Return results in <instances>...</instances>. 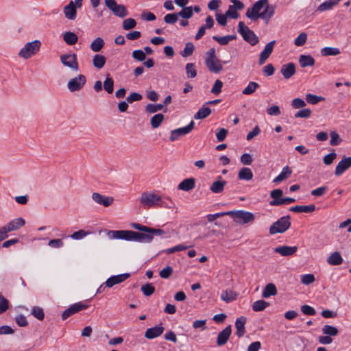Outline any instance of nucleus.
Masks as SVG:
<instances>
[{"label":"nucleus","mask_w":351,"mask_h":351,"mask_svg":"<svg viewBox=\"0 0 351 351\" xmlns=\"http://www.w3.org/2000/svg\"><path fill=\"white\" fill-rule=\"evenodd\" d=\"M276 5L270 4L268 0H258L246 11V16L256 21L258 19L268 21L274 16Z\"/></svg>","instance_id":"nucleus-1"},{"label":"nucleus","mask_w":351,"mask_h":351,"mask_svg":"<svg viewBox=\"0 0 351 351\" xmlns=\"http://www.w3.org/2000/svg\"><path fill=\"white\" fill-rule=\"evenodd\" d=\"M107 235L110 239L135 241L140 243H151L153 236L147 232H138L132 230H109Z\"/></svg>","instance_id":"nucleus-2"},{"label":"nucleus","mask_w":351,"mask_h":351,"mask_svg":"<svg viewBox=\"0 0 351 351\" xmlns=\"http://www.w3.org/2000/svg\"><path fill=\"white\" fill-rule=\"evenodd\" d=\"M291 226V217L286 215L280 217L269 227V234L273 235L285 232Z\"/></svg>","instance_id":"nucleus-3"},{"label":"nucleus","mask_w":351,"mask_h":351,"mask_svg":"<svg viewBox=\"0 0 351 351\" xmlns=\"http://www.w3.org/2000/svg\"><path fill=\"white\" fill-rule=\"evenodd\" d=\"M40 46L41 43L38 40L29 42L20 50L19 56L24 59H29L39 51Z\"/></svg>","instance_id":"nucleus-4"},{"label":"nucleus","mask_w":351,"mask_h":351,"mask_svg":"<svg viewBox=\"0 0 351 351\" xmlns=\"http://www.w3.org/2000/svg\"><path fill=\"white\" fill-rule=\"evenodd\" d=\"M140 202L144 206H163L164 202L162 200V197L154 193L144 192L142 193Z\"/></svg>","instance_id":"nucleus-5"},{"label":"nucleus","mask_w":351,"mask_h":351,"mask_svg":"<svg viewBox=\"0 0 351 351\" xmlns=\"http://www.w3.org/2000/svg\"><path fill=\"white\" fill-rule=\"evenodd\" d=\"M228 216L233 218L234 221L237 223H247L254 220L253 213L245 210H230L228 211Z\"/></svg>","instance_id":"nucleus-6"},{"label":"nucleus","mask_w":351,"mask_h":351,"mask_svg":"<svg viewBox=\"0 0 351 351\" xmlns=\"http://www.w3.org/2000/svg\"><path fill=\"white\" fill-rule=\"evenodd\" d=\"M238 31L242 36L243 40L249 43L251 45L254 46L258 43L259 39L258 36L252 30L245 25V23H239Z\"/></svg>","instance_id":"nucleus-7"},{"label":"nucleus","mask_w":351,"mask_h":351,"mask_svg":"<svg viewBox=\"0 0 351 351\" xmlns=\"http://www.w3.org/2000/svg\"><path fill=\"white\" fill-rule=\"evenodd\" d=\"M61 63L69 68L71 70L77 72L79 70V65L77 60V55L75 53H64L60 57Z\"/></svg>","instance_id":"nucleus-8"},{"label":"nucleus","mask_w":351,"mask_h":351,"mask_svg":"<svg viewBox=\"0 0 351 351\" xmlns=\"http://www.w3.org/2000/svg\"><path fill=\"white\" fill-rule=\"evenodd\" d=\"M86 82V77L82 74H80L69 81L67 88L71 92L78 91L83 88Z\"/></svg>","instance_id":"nucleus-9"},{"label":"nucleus","mask_w":351,"mask_h":351,"mask_svg":"<svg viewBox=\"0 0 351 351\" xmlns=\"http://www.w3.org/2000/svg\"><path fill=\"white\" fill-rule=\"evenodd\" d=\"M194 126L195 123L193 121H191L188 125L172 130L171 132L169 140L171 141H174L178 139L180 136L190 133L193 130Z\"/></svg>","instance_id":"nucleus-10"},{"label":"nucleus","mask_w":351,"mask_h":351,"mask_svg":"<svg viewBox=\"0 0 351 351\" xmlns=\"http://www.w3.org/2000/svg\"><path fill=\"white\" fill-rule=\"evenodd\" d=\"M165 328L162 324L147 328L145 332V337L147 339H153L160 337L164 332Z\"/></svg>","instance_id":"nucleus-11"},{"label":"nucleus","mask_w":351,"mask_h":351,"mask_svg":"<svg viewBox=\"0 0 351 351\" xmlns=\"http://www.w3.org/2000/svg\"><path fill=\"white\" fill-rule=\"evenodd\" d=\"M92 199L95 202L99 205H102L104 207L110 206L114 201V198L112 197L105 196L97 192L92 194Z\"/></svg>","instance_id":"nucleus-12"},{"label":"nucleus","mask_w":351,"mask_h":351,"mask_svg":"<svg viewBox=\"0 0 351 351\" xmlns=\"http://www.w3.org/2000/svg\"><path fill=\"white\" fill-rule=\"evenodd\" d=\"M276 41L272 40L268 43L259 56V64H263L271 54Z\"/></svg>","instance_id":"nucleus-13"},{"label":"nucleus","mask_w":351,"mask_h":351,"mask_svg":"<svg viewBox=\"0 0 351 351\" xmlns=\"http://www.w3.org/2000/svg\"><path fill=\"white\" fill-rule=\"evenodd\" d=\"M232 333V328L231 326L229 325L226 326L223 330L219 332L218 337L217 338V345L218 346H222L225 345Z\"/></svg>","instance_id":"nucleus-14"},{"label":"nucleus","mask_w":351,"mask_h":351,"mask_svg":"<svg viewBox=\"0 0 351 351\" xmlns=\"http://www.w3.org/2000/svg\"><path fill=\"white\" fill-rule=\"evenodd\" d=\"M351 167V157H343L337 164L335 168V174L337 176H341L345 171Z\"/></svg>","instance_id":"nucleus-15"},{"label":"nucleus","mask_w":351,"mask_h":351,"mask_svg":"<svg viewBox=\"0 0 351 351\" xmlns=\"http://www.w3.org/2000/svg\"><path fill=\"white\" fill-rule=\"evenodd\" d=\"M298 250L297 246L281 245L274 249V252L282 256H289L294 254Z\"/></svg>","instance_id":"nucleus-16"},{"label":"nucleus","mask_w":351,"mask_h":351,"mask_svg":"<svg viewBox=\"0 0 351 351\" xmlns=\"http://www.w3.org/2000/svg\"><path fill=\"white\" fill-rule=\"evenodd\" d=\"M130 277V274L125 273L120 275L112 276L106 281V286L112 287L115 285L119 284Z\"/></svg>","instance_id":"nucleus-17"},{"label":"nucleus","mask_w":351,"mask_h":351,"mask_svg":"<svg viewBox=\"0 0 351 351\" xmlns=\"http://www.w3.org/2000/svg\"><path fill=\"white\" fill-rule=\"evenodd\" d=\"M280 73L285 79H289L295 73V64L292 62L283 64L281 67Z\"/></svg>","instance_id":"nucleus-18"},{"label":"nucleus","mask_w":351,"mask_h":351,"mask_svg":"<svg viewBox=\"0 0 351 351\" xmlns=\"http://www.w3.org/2000/svg\"><path fill=\"white\" fill-rule=\"evenodd\" d=\"M246 320L245 317L241 316L237 318L235 322V327L237 329L235 334L238 337H243L245 332V325Z\"/></svg>","instance_id":"nucleus-19"},{"label":"nucleus","mask_w":351,"mask_h":351,"mask_svg":"<svg viewBox=\"0 0 351 351\" xmlns=\"http://www.w3.org/2000/svg\"><path fill=\"white\" fill-rule=\"evenodd\" d=\"M76 5L73 1H71L69 3L66 5L64 8V14L66 19L69 20H74L76 17Z\"/></svg>","instance_id":"nucleus-20"},{"label":"nucleus","mask_w":351,"mask_h":351,"mask_svg":"<svg viewBox=\"0 0 351 351\" xmlns=\"http://www.w3.org/2000/svg\"><path fill=\"white\" fill-rule=\"evenodd\" d=\"M205 63L208 70L215 73H219L223 69V66L220 64V61L217 58L213 60H206Z\"/></svg>","instance_id":"nucleus-21"},{"label":"nucleus","mask_w":351,"mask_h":351,"mask_svg":"<svg viewBox=\"0 0 351 351\" xmlns=\"http://www.w3.org/2000/svg\"><path fill=\"white\" fill-rule=\"evenodd\" d=\"M226 183V181L223 180L221 176H218L217 180L211 184L210 190L214 193H220L223 192Z\"/></svg>","instance_id":"nucleus-22"},{"label":"nucleus","mask_w":351,"mask_h":351,"mask_svg":"<svg viewBox=\"0 0 351 351\" xmlns=\"http://www.w3.org/2000/svg\"><path fill=\"white\" fill-rule=\"evenodd\" d=\"M195 180L193 178H186L178 184V189L184 191H189L195 188Z\"/></svg>","instance_id":"nucleus-23"},{"label":"nucleus","mask_w":351,"mask_h":351,"mask_svg":"<svg viewBox=\"0 0 351 351\" xmlns=\"http://www.w3.org/2000/svg\"><path fill=\"white\" fill-rule=\"evenodd\" d=\"M277 294V289L274 284L268 283L265 287L262 293V297L264 298H268L270 296H274Z\"/></svg>","instance_id":"nucleus-24"},{"label":"nucleus","mask_w":351,"mask_h":351,"mask_svg":"<svg viewBox=\"0 0 351 351\" xmlns=\"http://www.w3.org/2000/svg\"><path fill=\"white\" fill-rule=\"evenodd\" d=\"M292 173L291 169L288 166H285L282 168L281 173L276 176L273 182L275 183H279L282 181L287 179Z\"/></svg>","instance_id":"nucleus-25"},{"label":"nucleus","mask_w":351,"mask_h":351,"mask_svg":"<svg viewBox=\"0 0 351 351\" xmlns=\"http://www.w3.org/2000/svg\"><path fill=\"white\" fill-rule=\"evenodd\" d=\"M315 206L314 204L305 205V206H295L289 208L290 211L295 213H312L315 210Z\"/></svg>","instance_id":"nucleus-26"},{"label":"nucleus","mask_w":351,"mask_h":351,"mask_svg":"<svg viewBox=\"0 0 351 351\" xmlns=\"http://www.w3.org/2000/svg\"><path fill=\"white\" fill-rule=\"evenodd\" d=\"M315 62L314 58L311 55H301L299 58V63L302 68L312 66Z\"/></svg>","instance_id":"nucleus-27"},{"label":"nucleus","mask_w":351,"mask_h":351,"mask_svg":"<svg viewBox=\"0 0 351 351\" xmlns=\"http://www.w3.org/2000/svg\"><path fill=\"white\" fill-rule=\"evenodd\" d=\"M238 178L241 180H251L253 178V173L248 167H243L238 173Z\"/></svg>","instance_id":"nucleus-28"},{"label":"nucleus","mask_w":351,"mask_h":351,"mask_svg":"<svg viewBox=\"0 0 351 351\" xmlns=\"http://www.w3.org/2000/svg\"><path fill=\"white\" fill-rule=\"evenodd\" d=\"M341 1V0H328V1H326L321 3L319 5V7L317 8V10H319L320 12H324V11L330 10L333 7L336 6L337 5H338L339 3Z\"/></svg>","instance_id":"nucleus-29"},{"label":"nucleus","mask_w":351,"mask_h":351,"mask_svg":"<svg viewBox=\"0 0 351 351\" xmlns=\"http://www.w3.org/2000/svg\"><path fill=\"white\" fill-rule=\"evenodd\" d=\"M327 262L331 265H339L342 263L343 258L339 252H335L328 257Z\"/></svg>","instance_id":"nucleus-30"},{"label":"nucleus","mask_w":351,"mask_h":351,"mask_svg":"<svg viewBox=\"0 0 351 351\" xmlns=\"http://www.w3.org/2000/svg\"><path fill=\"white\" fill-rule=\"evenodd\" d=\"M105 43L104 39L100 37H97L92 41L90 48L94 52H99L102 49Z\"/></svg>","instance_id":"nucleus-31"},{"label":"nucleus","mask_w":351,"mask_h":351,"mask_svg":"<svg viewBox=\"0 0 351 351\" xmlns=\"http://www.w3.org/2000/svg\"><path fill=\"white\" fill-rule=\"evenodd\" d=\"M106 62V58L101 54H95L93 58V66L98 69H102L104 66Z\"/></svg>","instance_id":"nucleus-32"},{"label":"nucleus","mask_w":351,"mask_h":351,"mask_svg":"<svg viewBox=\"0 0 351 351\" xmlns=\"http://www.w3.org/2000/svg\"><path fill=\"white\" fill-rule=\"evenodd\" d=\"M221 299L226 302H230L237 298V294L232 290H225L221 294Z\"/></svg>","instance_id":"nucleus-33"},{"label":"nucleus","mask_w":351,"mask_h":351,"mask_svg":"<svg viewBox=\"0 0 351 351\" xmlns=\"http://www.w3.org/2000/svg\"><path fill=\"white\" fill-rule=\"evenodd\" d=\"M24 225H25V220L21 217L12 220L8 224L11 232L19 230L20 228H21Z\"/></svg>","instance_id":"nucleus-34"},{"label":"nucleus","mask_w":351,"mask_h":351,"mask_svg":"<svg viewBox=\"0 0 351 351\" xmlns=\"http://www.w3.org/2000/svg\"><path fill=\"white\" fill-rule=\"evenodd\" d=\"M206 106V104L203 105V106L195 114L194 118L195 119H203L210 114L211 110Z\"/></svg>","instance_id":"nucleus-35"},{"label":"nucleus","mask_w":351,"mask_h":351,"mask_svg":"<svg viewBox=\"0 0 351 351\" xmlns=\"http://www.w3.org/2000/svg\"><path fill=\"white\" fill-rule=\"evenodd\" d=\"M63 39L66 44L69 45H73L77 42L78 37L73 32H66L63 36Z\"/></svg>","instance_id":"nucleus-36"},{"label":"nucleus","mask_w":351,"mask_h":351,"mask_svg":"<svg viewBox=\"0 0 351 351\" xmlns=\"http://www.w3.org/2000/svg\"><path fill=\"white\" fill-rule=\"evenodd\" d=\"M340 50L337 47H325L321 50V54L323 56H335L340 54Z\"/></svg>","instance_id":"nucleus-37"},{"label":"nucleus","mask_w":351,"mask_h":351,"mask_svg":"<svg viewBox=\"0 0 351 351\" xmlns=\"http://www.w3.org/2000/svg\"><path fill=\"white\" fill-rule=\"evenodd\" d=\"M164 119L165 116L162 114H156L151 118L150 124L153 128H158L161 125Z\"/></svg>","instance_id":"nucleus-38"},{"label":"nucleus","mask_w":351,"mask_h":351,"mask_svg":"<svg viewBox=\"0 0 351 351\" xmlns=\"http://www.w3.org/2000/svg\"><path fill=\"white\" fill-rule=\"evenodd\" d=\"M236 35H228L224 36H214L213 37V40L217 41L221 45H227L229 42L236 39Z\"/></svg>","instance_id":"nucleus-39"},{"label":"nucleus","mask_w":351,"mask_h":351,"mask_svg":"<svg viewBox=\"0 0 351 351\" xmlns=\"http://www.w3.org/2000/svg\"><path fill=\"white\" fill-rule=\"evenodd\" d=\"M269 306V302H267L265 300H257L253 303L252 309L254 311H256V312L261 311H263L264 309H265Z\"/></svg>","instance_id":"nucleus-40"},{"label":"nucleus","mask_w":351,"mask_h":351,"mask_svg":"<svg viewBox=\"0 0 351 351\" xmlns=\"http://www.w3.org/2000/svg\"><path fill=\"white\" fill-rule=\"evenodd\" d=\"M178 16L182 17L184 19H189L193 16V7H183L182 10L178 12Z\"/></svg>","instance_id":"nucleus-41"},{"label":"nucleus","mask_w":351,"mask_h":351,"mask_svg":"<svg viewBox=\"0 0 351 351\" xmlns=\"http://www.w3.org/2000/svg\"><path fill=\"white\" fill-rule=\"evenodd\" d=\"M195 47L191 42H188L185 44L184 50L180 52V55L184 57H189L191 56L194 51Z\"/></svg>","instance_id":"nucleus-42"},{"label":"nucleus","mask_w":351,"mask_h":351,"mask_svg":"<svg viewBox=\"0 0 351 351\" xmlns=\"http://www.w3.org/2000/svg\"><path fill=\"white\" fill-rule=\"evenodd\" d=\"M259 87V84L255 82H250L247 86L242 90L243 95H251L255 92L256 88Z\"/></svg>","instance_id":"nucleus-43"},{"label":"nucleus","mask_w":351,"mask_h":351,"mask_svg":"<svg viewBox=\"0 0 351 351\" xmlns=\"http://www.w3.org/2000/svg\"><path fill=\"white\" fill-rule=\"evenodd\" d=\"M116 16L124 17L127 15L126 8L123 5L117 4L111 10Z\"/></svg>","instance_id":"nucleus-44"},{"label":"nucleus","mask_w":351,"mask_h":351,"mask_svg":"<svg viewBox=\"0 0 351 351\" xmlns=\"http://www.w3.org/2000/svg\"><path fill=\"white\" fill-rule=\"evenodd\" d=\"M238 10H239V8L229 5L228 10L226 12V16L230 19L237 20L239 17Z\"/></svg>","instance_id":"nucleus-45"},{"label":"nucleus","mask_w":351,"mask_h":351,"mask_svg":"<svg viewBox=\"0 0 351 351\" xmlns=\"http://www.w3.org/2000/svg\"><path fill=\"white\" fill-rule=\"evenodd\" d=\"M186 73L188 78H194L197 75V70L193 63H187L186 64Z\"/></svg>","instance_id":"nucleus-46"},{"label":"nucleus","mask_w":351,"mask_h":351,"mask_svg":"<svg viewBox=\"0 0 351 351\" xmlns=\"http://www.w3.org/2000/svg\"><path fill=\"white\" fill-rule=\"evenodd\" d=\"M163 108V104H148L145 106V112L148 114L155 113L158 111L161 110Z\"/></svg>","instance_id":"nucleus-47"},{"label":"nucleus","mask_w":351,"mask_h":351,"mask_svg":"<svg viewBox=\"0 0 351 351\" xmlns=\"http://www.w3.org/2000/svg\"><path fill=\"white\" fill-rule=\"evenodd\" d=\"M322 332L329 336H336L338 334V329L332 326L325 325L322 328Z\"/></svg>","instance_id":"nucleus-48"},{"label":"nucleus","mask_w":351,"mask_h":351,"mask_svg":"<svg viewBox=\"0 0 351 351\" xmlns=\"http://www.w3.org/2000/svg\"><path fill=\"white\" fill-rule=\"evenodd\" d=\"M306 100L308 104H317L319 101L324 100V98L321 96H317L312 94H307L306 95Z\"/></svg>","instance_id":"nucleus-49"},{"label":"nucleus","mask_w":351,"mask_h":351,"mask_svg":"<svg viewBox=\"0 0 351 351\" xmlns=\"http://www.w3.org/2000/svg\"><path fill=\"white\" fill-rule=\"evenodd\" d=\"M141 290L145 296H150L154 293L155 288L151 283H147L141 287Z\"/></svg>","instance_id":"nucleus-50"},{"label":"nucleus","mask_w":351,"mask_h":351,"mask_svg":"<svg viewBox=\"0 0 351 351\" xmlns=\"http://www.w3.org/2000/svg\"><path fill=\"white\" fill-rule=\"evenodd\" d=\"M10 306V302L1 293H0V314L5 312Z\"/></svg>","instance_id":"nucleus-51"},{"label":"nucleus","mask_w":351,"mask_h":351,"mask_svg":"<svg viewBox=\"0 0 351 351\" xmlns=\"http://www.w3.org/2000/svg\"><path fill=\"white\" fill-rule=\"evenodd\" d=\"M295 199L293 197H284L282 199H280V201H270L269 205L271 206H279L282 204H288L290 203L295 202Z\"/></svg>","instance_id":"nucleus-52"},{"label":"nucleus","mask_w":351,"mask_h":351,"mask_svg":"<svg viewBox=\"0 0 351 351\" xmlns=\"http://www.w3.org/2000/svg\"><path fill=\"white\" fill-rule=\"evenodd\" d=\"M32 314L39 320H43L45 317L43 309L39 306H34L32 310Z\"/></svg>","instance_id":"nucleus-53"},{"label":"nucleus","mask_w":351,"mask_h":351,"mask_svg":"<svg viewBox=\"0 0 351 351\" xmlns=\"http://www.w3.org/2000/svg\"><path fill=\"white\" fill-rule=\"evenodd\" d=\"M104 88L108 93H112L114 90V81L110 77H107L104 82Z\"/></svg>","instance_id":"nucleus-54"},{"label":"nucleus","mask_w":351,"mask_h":351,"mask_svg":"<svg viewBox=\"0 0 351 351\" xmlns=\"http://www.w3.org/2000/svg\"><path fill=\"white\" fill-rule=\"evenodd\" d=\"M307 40V34L305 32H302L299 34V36L295 39L294 44L298 46H303Z\"/></svg>","instance_id":"nucleus-55"},{"label":"nucleus","mask_w":351,"mask_h":351,"mask_svg":"<svg viewBox=\"0 0 351 351\" xmlns=\"http://www.w3.org/2000/svg\"><path fill=\"white\" fill-rule=\"evenodd\" d=\"M138 19L146 21H152L156 20V16L154 13L145 10L141 14V16Z\"/></svg>","instance_id":"nucleus-56"},{"label":"nucleus","mask_w":351,"mask_h":351,"mask_svg":"<svg viewBox=\"0 0 351 351\" xmlns=\"http://www.w3.org/2000/svg\"><path fill=\"white\" fill-rule=\"evenodd\" d=\"M222 87L223 82L220 80H217L211 88V93L217 95L221 93Z\"/></svg>","instance_id":"nucleus-57"},{"label":"nucleus","mask_w":351,"mask_h":351,"mask_svg":"<svg viewBox=\"0 0 351 351\" xmlns=\"http://www.w3.org/2000/svg\"><path fill=\"white\" fill-rule=\"evenodd\" d=\"M214 23H206L205 25H202L199 29L197 33L195 35V39L199 40L201 38L204 34H205V31L206 29H211L213 27Z\"/></svg>","instance_id":"nucleus-58"},{"label":"nucleus","mask_w":351,"mask_h":351,"mask_svg":"<svg viewBox=\"0 0 351 351\" xmlns=\"http://www.w3.org/2000/svg\"><path fill=\"white\" fill-rule=\"evenodd\" d=\"M311 110L308 108H304L299 110L295 114V118H305L307 119L311 115Z\"/></svg>","instance_id":"nucleus-59"},{"label":"nucleus","mask_w":351,"mask_h":351,"mask_svg":"<svg viewBox=\"0 0 351 351\" xmlns=\"http://www.w3.org/2000/svg\"><path fill=\"white\" fill-rule=\"evenodd\" d=\"M315 276L313 274H304L301 276V282L303 285H310V284L313 283V282H315Z\"/></svg>","instance_id":"nucleus-60"},{"label":"nucleus","mask_w":351,"mask_h":351,"mask_svg":"<svg viewBox=\"0 0 351 351\" xmlns=\"http://www.w3.org/2000/svg\"><path fill=\"white\" fill-rule=\"evenodd\" d=\"M330 144L332 146H335L339 144V143L341 141V140L339 138V135L338 133L335 131H332L330 134Z\"/></svg>","instance_id":"nucleus-61"},{"label":"nucleus","mask_w":351,"mask_h":351,"mask_svg":"<svg viewBox=\"0 0 351 351\" xmlns=\"http://www.w3.org/2000/svg\"><path fill=\"white\" fill-rule=\"evenodd\" d=\"M282 195H283V192L280 189H274L270 193V197L273 199L272 201H277V202L280 201V199H282Z\"/></svg>","instance_id":"nucleus-62"},{"label":"nucleus","mask_w":351,"mask_h":351,"mask_svg":"<svg viewBox=\"0 0 351 351\" xmlns=\"http://www.w3.org/2000/svg\"><path fill=\"white\" fill-rule=\"evenodd\" d=\"M173 273V268L171 266H167L160 271V276L162 278H169Z\"/></svg>","instance_id":"nucleus-63"},{"label":"nucleus","mask_w":351,"mask_h":351,"mask_svg":"<svg viewBox=\"0 0 351 351\" xmlns=\"http://www.w3.org/2000/svg\"><path fill=\"white\" fill-rule=\"evenodd\" d=\"M143 98L142 95L138 93H132L126 98L127 102L132 104L134 101H140Z\"/></svg>","instance_id":"nucleus-64"}]
</instances>
